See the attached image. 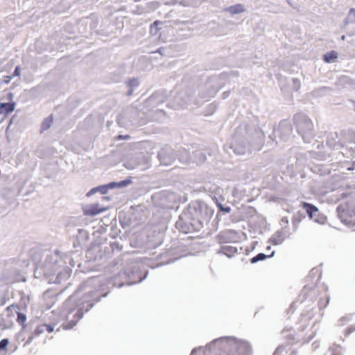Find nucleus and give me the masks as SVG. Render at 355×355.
Wrapping results in <instances>:
<instances>
[{
  "instance_id": "nucleus-46",
  "label": "nucleus",
  "mask_w": 355,
  "mask_h": 355,
  "mask_svg": "<svg viewBox=\"0 0 355 355\" xmlns=\"http://www.w3.org/2000/svg\"><path fill=\"white\" fill-rule=\"evenodd\" d=\"M291 354L296 355V352L295 351H293Z\"/></svg>"
},
{
  "instance_id": "nucleus-29",
  "label": "nucleus",
  "mask_w": 355,
  "mask_h": 355,
  "mask_svg": "<svg viewBox=\"0 0 355 355\" xmlns=\"http://www.w3.org/2000/svg\"><path fill=\"white\" fill-rule=\"evenodd\" d=\"M41 42L40 41H37L35 42V48L36 50L38 51L39 53H42L44 51H49L48 45H46L45 47L42 48L40 46Z\"/></svg>"
},
{
  "instance_id": "nucleus-38",
  "label": "nucleus",
  "mask_w": 355,
  "mask_h": 355,
  "mask_svg": "<svg viewBox=\"0 0 355 355\" xmlns=\"http://www.w3.org/2000/svg\"><path fill=\"white\" fill-rule=\"evenodd\" d=\"M69 285H70V283H67L66 286H62V288H60V289L59 293H63L68 288V286ZM57 294H58V293Z\"/></svg>"
},
{
  "instance_id": "nucleus-28",
  "label": "nucleus",
  "mask_w": 355,
  "mask_h": 355,
  "mask_svg": "<svg viewBox=\"0 0 355 355\" xmlns=\"http://www.w3.org/2000/svg\"><path fill=\"white\" fill-rule=\"evenodd\" d=\"M266 257H267V256L266 254H264L263 253H259L257 256L253 257L251 261H252V263H255L259 261L264 260Z\"/></svg>"
},
{
  "instance_id": "nucleus-48",
  "label": "nucleus",
  "mask_w": 355,
  "mask_h": 355,
  "mask_svg": "<svg viewBox=\"0 0 355 355\" xmlns=\"http://www.w3.org/2000/svg\"><path fill=\"white\" fill-rule=\"evenodd\" d=\"M123 138L130 137V136H129V135H125V136H123Z\"/></svg>"
},
{
  "instance_id": "nucleus-19",
  "label": "nucleus",
  "mask_w": 355,
  "mask_h": 355,
  "mask_svg": "<svg viewBox=\"0 0 355 355\" xmlns=\"http://www.w3.org/2000/svg\"><path fill=\"white\" fill-rule=\"evenodd\" d=\"M227 11L232 15L243 12L245 10L242 4H236L229 7Z\"/></svg>"
},
{
  "instance_id": "nucleus-12",
  "label": "nucleus",
  "mask_w": 355,
  "mask_h": 355,
  "mask_svg": "<svg viewBox=\"0 0 355 355\" xmlns=\"http://www.w3.org/2000/svg\"><path fill=\"white\" fill-rule=\"evenodd\" d=\"M163 237L160 232H153L148 235L147 245L150 248H156L162 243Z\"/></svg>"
},
{
  "instance_id": "nucleus-2",
  "label": "nucleus",
  "mask_w": 355,
  "mask_h": 355,
  "mask_svg": "<svg viewBox=\"0 0 355 355\" xmlns=\"http://www.w3.org/2000/svg\"><path fill=\"white\" fill-rule=\"evenodd\" d=\"M64 263L58 253H49L43 261L35 265L34 276L49 284H61L72 272L71 268Z\"/></svg>"
},
{
  "instance_id": "nucleus-16",
  "label": "nucleus",
  "mask_w": 355,
  "mask_h": 355,
  "mask_svg": "<svg viewBox=\"0 0 355 355\" xmlns=\"http://www.w3.org/2000/svg\"><path fill=\"white\" fill-rule=\"evenodd\" d=\"M15 102L0 103V114L8 115L11 114L15 110Z\"/></svg>"
},
{
  "instance_id": "nucleus-5",
  "label": "nucleus",
  "mask_w": 355,
  "mask_h": 355,
  "mask_svg": "<svg viewBox=\"0 0 355 355\" xmlns=\"http://www.w3.org/2000/svg\"><path fill=\"white\" fill-rule=\"evenodd\" d=\"M337 212L342 223L348 225L355 224V193L346 196L337 207Z\"/></svg>"
},
{
  "instance_id": "nucleus-35",
  "label": "nucleus",
  "mask_w": 355,
  "mask_h": 355,
  "mask_svg": "<svg viewBox=\"0 0 355 355\" xmlns=\"http://www.w3.org/2000/svg\"><path fill=\"white\" fill-rule=\"evenodd\" d=\"M9 327L5 323V320L3 318H1L0 320V328L1 329H8Z\"/></svg>"
},
{
  "instance_id": "nucleus-32",
  "label": "nucleus",
  "mask_w": 355,
  "mask_h": 355,
  "mask_svg": "<svg viewBox=\"0 0 355 355\" xmlns=\"http://www.w3.org/2000/svg\"><path fill=\"white\" fill-rule=\"evenodd\" d=\"M21 71V67L19 65H17L14 69L12 74L10 76H12V78L14 77L20 76Z\"/></svg>"
},
{
  "instance_id": "nucleus-1",
  "label": "nucleus",
  "mask_w": 355,
  "mask_h": 355,
  "mask_svg": "<svg viewBox=\"0 0 355 355\" xmlns=\"http://www.w3.org/2000/svg\"><path fill=\"white\" fill-rule=\"evenodd\" d=\"M115 267L119 271L107 279L105 284L97 278L87 279L80 284L73 294L65 300L62 306L67 317V321L62 324L64 329H73L96 303L108 295L110 291H104V286L106 288L112 286L120 288L133 285V252H125L108 265L110 270Z\"/></svg>"
},
{
  "instance_id": "nucleus-15",
  "label": "nucleus",
  "mask_w": 355,
  "mask_h": 355,
  "mask_svg": "<svg viewBox=\"0 0 355 355\" xmlns=\"http://www.w3.org/2000/svg\"><path fill=\"white\" fill-rule=\"evenodd\" d=\"M109 191L110 190L107 183L104 184H100L89 190V191H87V193H86V196L87 198H89L93 195L96 194V193H100L102 195H105L108 193Z\"/></svg>"
},
{
  "instance_id": "nucleus-4",
  "label": "nucleus",
  "mask_w": 355,
  "mask_h": 355,
  "mask_svg": "<svg viewBox=\"0 0 355 355\" xmlns=\"http://www.w3.org/2000/svg\"><path fill=\"white\" fill-rule=\"evenodd\" d=\"M313 300L317 301L319 309L326 308L329 302V295L327 292V288L322 286L315 287H310L309 286H304L298 296L297 301L303 302L306 300L310 302Z\"/></svg>"
},
{
  "instance_id": "nucleus-34",
  "label": "nucleus",
  "mask_w": 355,
  "mask_h": 355,
  "mask_svg": "<svg viewBox=\"0 0 355 355\" xmlns=\"http://www.w3.org/2000/svg\"><path fill=\"white\" fill-rule=\"evenodd\" d=\"M13 98H14V94L12 92L7 93V94H6V99L8 100L9 103L15 102L13 101Z\"/></svg>"
},
{
  "instance_id": "nucleus-22",
  "label": "nucleus",
  "mask_w": 355,
  "mask_h": 355,
  "mask_svg": "<svg viewBox=\"0 0 355 355\" xmlns=\"http://www.w3.org/2000/svg\"><path fill=\"white\" fill-rule=\"evenodd\" d=\"M9 300V291L6 288L3 292H0V306H4Z\"/></svg>"
},
{
  "instance_id": "nucleus-42",
  "label": "nucleus",
  "mask_w": 355,
  "mask_h": 355,
  "mask_svg": "<svg viewBox=\"0 0 355 355\" xmlns=\"http://www.w3.org/2000/svg\"><path fill=\"white\" fill-rule=\"evenodd\" d=\"M15 115L12 116L10 118V121H9V125H8V127H9V126H10V125L13 123V121H14V120H15Z\"/></svg>"
},
{
  "instance_id": "nucleus-24",
  "label": "nucleus",
  "mask_w": 355,
  "mask_h": 355,
  "mask_svg": "<svg viewBox=\"0 0 355 355\" xmlns=\"http://www.w3.org/2000/svg\"><path fill=\"white\" fill-rule=\"evenodd\" d=\"M126 85L128 87V90L127 92V96H131L133 94V78H129L126 80Z\"/></svg>"
},
{
  "instance_id": "nucleus-41",
  "label": "nucleus",
  "mask_w": 355,
  "mask_h": 355,
  "mask_svg": "<svg viewBox=\"0 0 355 355\" xmlns=\"http://www.w3.org/2000/svg\"><path fill=\"white\" fill-rule=\"evenodd\" d=\"M102 200H105V201H109L111 200V197L110 196H103Z\"/></svg>"
},
{
  "instance_id": "nucleus-10",
  "label": "nucleus",
  "mask_w": 355,
  "mask_h": 355,
  "mask_svg": "<svg viewBox=\"0 0 355 355\" xmlns=\"http://www.w3.org/2000/svg\"><path fill=\"white\" fill-rule=\"evenodd\" d=\"M15 313L17 315V322L21 326V329L19 332V336H21L26 331H31L33 329L34 322L30 321L28 323H26V315L22 312H20V310H15Z\"/></svg>"
},
{
  "instance_id": "nucleus-13",
  "label": "nucleus",
  "mask_w": 355,
  "mask_h": 355,
  "mask_svg": "<svg viewBox=\"0 0 355 355\" xmlns=\"http://www.w3.org/2000/svg\"><path fill=\"white\" fill-rule=\"evenodd\" d=\"M302 208L306 211L311 219L314 220L316 222H319L318 216L319 215L318 209L313 205L303 202L301 204Z\"/></svg>"
},
{
  "instance_id": "nucleus-33",
  "label": "nucleus",
  "mask_w": 355,
  "mask_h": 355,
  "mask_svg": "<svg viewBox=\"0 0 355 355\" xmlns=\"http://www.w3.org/2000/svg\"><path fill=\"white\" fill-rule=\"evenodd\" d=\"M12 79V76H6L3 79H0V84H8L10 83Z\"/></svg>"
},
{
  "instance_id": "nucleus-26",
  "label": "nucleus",
  "mask_w": 355,
  "mask_h": 355,
  "mask_svg": "<svg viewBox=\"0 0 355 355\" xmlns=\"http://www.w3.org/2000/svg\"><path fill=\"white\" fill-rule=\"evenodd\" d=\"M10 341L8 338H3L0 340V353L3 351H7V347Z\"/></svg>"
},
{
  "instance_id": "nucleus-23",
  "label": "nucleus",
  "mask_w": 355,
  "mask_h": 355,
  "mask_svg": "<svg viewBox=\"0 0 355 355\" xmlns=\"http://www.w3.org/2000/svg\"><path fill=\"white\" fill-rule=\"evenodd\" d=\"M12 309H14L15 311V310H20V307L18 304H12L10 306H8L6 310L8 313V317H12V316H14L13 315V312H12Z\"/></svg>"
},
{
  "instance_id": "nucleus-11",
  "label": "nucleus",
  "mask_w": 355,
  "mask_h": 355,
  "mask_svg": "<svg viewBox=\"0 0 355 355\" xmlns=\"http://www.w3.org/2000/svg\"><path fill=\"white\" fill-rule=\"evenodd\" d=\"M217 239L220 243H234L237 239V233L231 230H225L218 235Z\"/></svg>"
},
{
  "instance_id": "nucleus-18",
  "label": "nucleus",
  "mask_w": 355,
  "mask_h": 355,
  "mask_svg": "<svg viewBox=\"0 0 355 355\" xmlns=\"http://www.w3.org/2000/svg\"><path fill=\"white\" fill-rule=\"evenodd\" d=\"M53 121V114L49 115L47 117L44 119V120L42 121L41 125H40V132L42 133L43 132L49 130Z\"/></svg>"
},
{
  "instance_id": "nucleus-7",
  "label": "nucleus",
  "mask_w": 355,
  "mask_h": 355,
  "mask_svg": "<svg viewBox=\"0 0 355 355\" xmlns=\"http://www.w3.org/2000/svg\"><path fill=\"white\" fill-rule=\"evenodd\" d=\"M71 236L73 238V245L75 248H84L89 247L88 241L89 240V233L85 229L74 227L71 230Z\"/></svg>"
},
{
  "instance_id": "nucleus-27",
  "label": "nucleus",
  "mask_w": 355,
  "mask_h": 355,
  "mask_svg": "<svg viewBox=\"0 0 355 355\" xmlns=\"http://www.w3.org/2000/svg\"><path fill=\"white\" fill-rule=\"evenodd\" d=\"M287 353L285 346H279L273 353V355H286Z\"/></svg>"
},
{
  "instance_id": "nucleus-44",
  "label": "nucleus",
  "mask_w": 355,
  "mask_h": 355,
  "mask_svg": "<svg viewBox=\"0 0 355 355\" xmlns=\"http://www.w3.org/2000/svg\"><path fill=\"white\" fill-rule=\"evenodd\" d=\"M349 13L355 15V8H351L349 10Z\"/></svg>"
},
{
  "instance_id": "nucleus-30",
  "label": "nucleus",
  "mask_w": 355,
  "mask_h": 355,
  "mask_svg": "<svg viewBox=\"0 0 355 355\" xmlns=\"http://www.w3.org/2000/svg\"><path fill=\"white\" fill-rule=\"evenodd\" d=\"M212 355H240L237 350H232L230 352L223 351L218 354H214Z\"/></svg>"
},
{
  "instance_id": "nucleus-31",
  "label": "nucleus",
  "mask_w": 355,
  "mask_h": 355,
  "mask_svg": "<svg viewBox=\"0 0 355 355\" xmlns=\"http://www.w3.org/2000/svg\"><path fill=\"white\" fill-rule=\"evenodd\" d=\"M55 324H44V330L48 333H52L54 331Z\"/></svg>"
},
{
  "instance_id": "nucleus-47",
  "label": "nucleus",
  "mask_w": 355,
  "mask_h": 355,
  "mask_svg": "<svg viewBox=\"0 0 355 355\" xmlns=\"http://www.w3.org/2000/svg\"><path fill=\"white\" fill-rule=\"evenodd\" d=\"M21 295H21V299H22V298H23V297L24 296V292H21Z\"/></svg>"
},
{
  "instance_id": "nucleus-39",
  "label": "nucleus",
  "mask_w": 355,
  "mask_h": 355,
  "mask_svg": "<svg viewBox=\"0 0 355 355\" xmlns=\"http://www.w3.org/2000/svg\"><path fill=\"white\" fill-rule=\"evenodd\" d=\"M315 336V334L313 332H311V334L308 338H303L304 341L309 342L310 340H311Z\"/></svg>"
},
{
  "instance_id": "nucleus-36",
  "label": "nucleus",
  "mask_w": 355,
  "mask_h": 355,
  "mask_svg": "<svg viewBox=\"0 0 355 355\" xmlns=\"http://www.w3.org/2000/svg\"><path fill=\"white\" fill-rule=\"evenodd\" d=\"M121 76L120 75H114L112 80L114 82L118 83V82L121 81Z\"/></svg>"
},
{
  "instance_id": "nucleus-43",
  "label": "nucleus",
  "mask_w": 355,
  "mask_h": 355,
  "mask_svg": "<svg viewBox=\"0 0 355 355\" xmlns=\"http://www.w3.org/2000/svg\"><path fill=\"white\" fill-rule=\"evenodd\" d=\"M146 273H145V275H144V277H139V280H138V281H136V280L135 279V283H136L137 282H141L144 278H145V277H146Z\"/></svg>"
},
{
  "instance_id": "nucleus-37",
  "label": "nucleus",
  "mask_w": 355,
  "mask_h": 355,
  "mask_svg": "<svg viewBox=\"0 0 355 355\" xmlns=\"http://www.w3.org/2000/svg\"><path fill=\"white\" fill-rule=\"evenodd\" d=\"M127 168H133V164L130 162H127L123 164Z\"/></svg>"
},
{
  "instance_id": "nucleus-25",
  "label": "nucleus",
  "mask_w": 355,
  "mask_h": 355,
  "mask_svg": "<svg viewBox=\"0 0 355 355\" xmlns=\"http://www.w3.org/2000/svg\"><path fill=\"white\" fill-rule=\"evenodd\" d=\"M331 352L332 355H343V349L340 346L334 345L331 347Z\"/></svg>"
},
{
  "instance_id": "nucleus-3",
  "label": "nucleus",
  "mask_w": 355,
  "mask_h": 355,
  "mask_svg": "<svg viewBox=\"0 0 355 355\" xmlns=\"http://www.w3.org/2000/svg\"><path fill=\"white\" fill-rule=\"evenodd\" d=\"M109 252L106 245V239L98 236L87 248L85 257L87 262L101 266L111 258Z\"/></svg>"
},
{
  "instance_id": "nucleus-8",
  "label": "nucleus",
  "mask_w": 355,
  "mask_h": 355,
  "mask_svg": "<svg viewBox=\"0 0 355 355\" xmlns=\"http://www.w3.org/2000/svg\"><path fill=\"white\" fill-rule=\"evenodd\" d=\"M119 220L120 225L125 231L130 232V236H132L131 234L132 227H130L133 220V205H131L128 211H120L119 213Z\"/></svg>"
},
{
  "instance_id": "nucleus-6",
  "label": "nucleus",
  "mask_w": 355,
  "mask_h": 355,
  "mask_svg": "<svg viewBox=\"0 0 355 355\" xmlns=\"http://www.w3.org/2000/svg\"><path fill=\"white\" fill-rule=\"evenodd\" d=\"M110 237L113 239V241H110L107 242L106 240V245L109 250V254L110 257L113 255L114 252H118L121 251L123 248H125L128 244L132 247L133 241L132 239V236H130V232L125 231L124 233L119 236V240H116L117 232H113L110 234Z\"/></svg>"
},
{
  "instance_id": "nucleus-9",
  "label": "nucleus",
  "mask_w": 355,
  "mask_h": 355,
  "mask_svg": "<svg viewBox=\"0 0 355 355\" xmlns=\"http://www.w3.org/2000/svg\"><path fill=\"white\" fill-rule=\"evenodd\" d=\"M82 211L84 216L94 217L108 209V207L101 206L98 202L82 205Z\"/></svg>"
},
{
  "instance_id": "nucleus-17",
  "label": "nucleus",
  "mask_w": 355,
  "mask_h": 355,
  "mask_svg": "<svg viewBox=\"0 0 355 355\" xmlns=\"http://www.w3.org/2000/svg\"><path fill=\"white\" fill-rule=\"evenodd\" d=\"M44 331V324L37 325L33 333L29 336L28 339L24 343V345H30L32 341L33 340L35 336H38L41 335Z\"/></svg>"
},
{
  "instance_id": "nucleus-14",
  "label": "nucleus",
  "mask_w": 355,
  "mask_h": 355,
  "mask_svg": "<svg viewBox=\"0 0 355 355\" xmlns=\"http://www.w3.org/2000/svg\"><path fill=\"white\" fill-rule=\"evenodd\" d=\"M132 183V177L128 176L124 180L116 182L112 181L107 183L109 190L115 189H122L128 187V185Z\"/></svg>"
},
{
  "instance_id": "nucleus-20",
  "label": "nucleus",
  "mask_w": 355,
  "mask_h": 355,
  "mask_svg": "<svg viewBox=\"0 0 355 355\" xmlns=\"http://www.w3.org/2000/svg\"><path fill=\"white\" fill-rule=\"evenodd\" d=\"M338 58V53L335 51H331L330 52L327 53L323 55V60L326 62H334Z\"/></svg>"
},
{
  "instance_id": "nucleus-40",
  "label": "nucleus",
  "mask_w": 355,
  "mask_h": 355,
  "mask_svg": "<svg viewBox=\"0 0 355 355\" xmlns=\"http://www.w3.org/2000/svg\"><path fill=\"white\" fill-rule=\"evenodd\" d=\"M162 24V21L157 20V21H155V22L151 25V27H153V26H159V25H160V24Z\"/></svg>"
},
{
  "instance_id": "nucleus-21",
  "label": "nucleus",
  "mask_w": 355,
  "mask_h": 355,
  "mask_svg": "<svg viewBox=\"0 0 355 355\" xmlns=\"http://www.w3.org/2000/svg\"><path fill=\"white\" fill-rule=\"evenodd\" d=\"M221 251L230 257L237 252V249L232 246H223L221 248Z\"/></svg>"
},
{
  "instance_id": "nucleus-45",
  "label": "nucleus",
  "mask_w": 355,
  "mask_h": 355,
  "mask_svg": "<svg viewBox=\"0 0 355 355\" xmlns=\"http://www.w3.org/2000/svg\"><path fill=\"white\" fill-rule=\"evenodd\" d=\"M109 220H110V217L109 216H105L103 218V220H105V222H107Z\"/></svg>"
}]
</instances>
